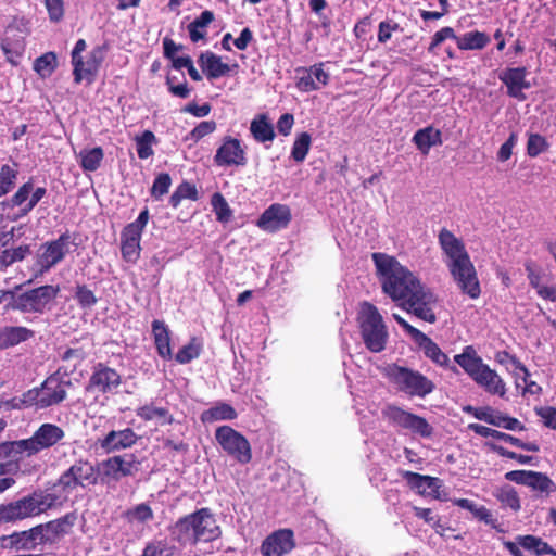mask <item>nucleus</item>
<instances>
[{
  "label": "nucleus",
  "instance_id": "obj_1",
  "mask_svg": "<svg viewBox=\"0 0 556 556\" xmlns=\"http://www.w3.org/2000/svg\"><path fill=\"white\" fill-rule=\"evenodd\" d=\"M377 275L380 278L382 290L400 306L419 319L434 324L437 315L433 306L437 296L426 289L419 279L405 266L391 255L375 252L371 255Z\"/></svg>",
  "mask_w": 556,
  "mask_h": 556
},
{
  "label": "nucleus",
  "instance_id": "obj_2",
  "mask_svg": "<svg viewBox=\"0 0 556 556\" xmlns=\"http://www.w3.org/2000/svg\"><path fill=\"white\" fill-rule=\"evenodd\" d=\"M438 239L447 256L448 270L462 292L470 299H478L481 293L479 279L463 241L446 228L440 230Z\"/></svg>",
  "mask_w": 556,
  "mask_h": 556
},
{
  "label": "nucleus",
  "instance_id": "obj_3",
  "mask_svg": "<svg viewBox=\"0 0 556 556\" xmlns=\"http://www.w3.org/2000/svg\"><path fill=\"white\" fill-rule=\"evenodd\" d=\"M172 534L181 545L194 546L199 542H212L220 535V529L210 508H200L179 518Z\"/></svg>",
  "mask_w": 556,
  "mask_h": 556
},
{
  "label": "nucleus",
  "instance_id": "obj_4",
  "mask_svg": "<svg viewBox=\"0 0 556 556\" xmlns=\"http://www.w3.org/2000/svg\"><path fill=\"white\" fill-rule=\"evenodd\" d=\"M60 496L36 490L16 501L0 505V523H16L39 516L56 506Z\"/></svg>",
  "mask_w": 556,
  "mask_h": 556
},
{
  "label": "nucleus",
  "instance_id": "obj_5",
  "mask_svg": "<svg viewBox=\"0 0 556 556\" xmlns=\"http://www.w3.org/2000/svg\"><path fill=\"white\" fill-rule=\"evenodd\" d=\"M99 482L100 472L96 463L86 458H79L61 473L50 493H55L60 496V502L56 504L59 505L78 488L84 490L91 489L98 485ZM45 492L48 493L47 491Z\"/></svg>",
  "mask_w": 556,
  "mask_h": 556
},
{
  "label": "nucleus",
  "instance_id": "obj_6",
  "mask_svg": "<svg viewBox=\"0 0 556 556\" xmlns=\"http://www.w3.org/2000/svg\"><path fill=\"white\" fill-rule=\"evenodd\" d=\"M381 372L390 383L409 396L425 397L434 390V383L421 372L397 364H388Z\"/></svg>",
  "mask_w": 556,
  "mask_h": 556
},
{
  "label": "nucleus",
  "instance_id": "obj_7",
  "mask_svg": "<svg viewBox=\"0 0 556 556\" xmlns=\"http://www.w3.org/2000/svg\"><path fill=\"white\" fill-rule=\"evenodd\" d=\"M357 321L365 346L374 353L384 350L388 330L378 308L365 301L361 304Z\"/></svg>",
  "mask_w": 556,
  "mask_h": 556
},
{
  "label": "nucleus",
  "instance_id": "obj_8",
  "mask_svg": "<svg viewBox=\"0 0 556 556\" xmlns=\"http://www.w3.org/2000/svg\"><path fill=\"white\" fill-rule=\"evenodd\" d=\"M60 292L59 286L45 285L13 296L5 308L21 313L43 314L50 309Z\"/></svg>",
  "mask_w": 556,
  "mask_h": 556
},
{
  "label": "nucleus",
  "instance_id": "obj_9",
  "mask_svg": "<svg viewBox=\"0 0 556 556\" xmlns=\"http://www.w3.org/2000/svg\"><path fill=\"white\" fill-rule=\"evenodd\" d=\"M99 467V484L110 485L124 477L135 476L139 471L140 462L134 454L115 455L97 462Z\"/></svg>",
  "mask_w": 556,
  "mask_h": 556
},
{
  "label": "nucleus",
  "instance_id": "obj_10",
  "mask_svg": "<svg viewBox=\"0 0 556 556\" xmlns=\"http://www.w3.org/2000/svg\"><path fill=\"white\" fill-rule=\"evenodd\" d=\"M150 218L149 208L144 207L137 219L127 224L121 232V253L126 263L135 264L141 253V236Z\"/></svg>",
  "mask_w": 556,
  "mask_h": 556
},
{
  "label": "nucleus",
  "instance_id": "obj_11",
  "mask_svg": "<svg viewBox=\"0 0 556 556\" xmlns=\"http://www.w3.org/2000/svg\"><path fill=\"white\" fill-rule=\"evenodd\" d=\"M215 440L222 450L236 459L238 463L245 465L252 459V450L248 439L232 427L224 425L216 429Z\"/></svg>",
  "mask_w": 556,
  "mask_h": 556
},
{
  "label": "nucleus",
  "instance_id": "obj_12",
  "mask_svg": "<svg viewBox=\"0 0 556 556\" xmlns=\"http://www.w3.org/2000/svg\"><path fill=\"white\" fill-rule=\"evenodd\" d=\"M65 437L64 430L50 422L38 427L30 438L20 440L23 454L27 457L39 454L59 444Z\"/></svg>",
  "mask_w": 556,
  "mask_h": 556
},
{
  "label": "nucleus",
  "instance_id": "obj_13",
  "mask_svg": "<svg viewBox=\"0 0 556 556\" xmlns=\"http://www.w3.org/2000/svg\"><path fill=\"white\" fill-rule=\"evenodd\" d=\"M446 39L455 40L460 50H481L490 42V37L485 33L472 30L458 37L452 27L445 26L433 35L428 51L434 54L435 48Z\"/></svg>",
  "mask_w": 556,
  "mask_h": 556
},
{
  "label": "nucleus",
  "instance_id": "obj_14",
  "mask_svg": "<svg viewBox=\"0 0 556 556\" xmlns=\"http://www.w3.org/2000/svg\"><path fill=\"white\" fill-rule=\"evenodd\" d=\"M382 416L389 422L419 434L422 438H429L432 434L433 429L426 418L404 410L396 405H387L382 409Z\"/></svg>",
  "mask_w": 556,
  "mask_h": 556
},
{
  "label": "nucleus",
  "instance_id": "obj_15",
  "mask_svg": "<svg viewBox=\"0 0 556 556\" xmlns=\"http://www.w3.org/2000/svg\"><path fill=\"white\" fill-rule=\"evenodd\" d=\"M76 515L68 513L58 519L33 527L37 545H53L72 531Z\"/></svg>",
  "mask_w": 556,
  "mask_h": 556
},
{
  "label": "nucleus",
  "instance_id": "obj_16",
  "mask_svg": "<svg viewBox=\"0 0 556 556\" xmlns=\"http://www.w3.org/2000/svg\"><path fill=\"white\" fill-rule=\"evenodd\" d=\"M122 381V375L116 369L99 362L92 367L85 391L92 394H112L118 389Z\"/></svg>",
  "mask_w": 556,
  "mask_h": 556
},
{
  "label": "nucleus",
  "instance_id": "obj_17",
  "mask_svg": "<svg viewBox=\"0 0 556 556\" xmlns=\"http://www.w3.org/2000/svg\"><path fill=\"white\" fill-rule=\"evenodd\" d=\"M70 245L76 244L73 235L68 230L61 233L58 239L42 243L38 254V263L41 268L49 270L62 262L70 252Z\"/></svg>",
  "mask_w": 556,
  "mask_h": 556
},
{
  "label": "nucleus",
  "instance_id": "obj_18",
  "mask_svg": "<svg viewBox=\"0 0 556 556\" xmlns=\"http://www.w3.org/2000/svg\"><path fill=\"white\" fill-rule=\"evenodd\" d=\"M65 376L58 371L48 376L39 387L41 393V408L51 407L62 403L67 396V389L73 387L71 380H63Z\"/></svg>",
  "mask_w": 556,
  "mask_h": 556
},
{
  "label": "nucleus",
  "instance_id": "obj_19",
  "mask_svg": "<svg viewBox=\"0 0 556 556\" xmlns=\"http://www.w3.org/2000/svg\"><path fill=\"white\" fill-rule=\"evenodd\" d=\"M214 163L219 167L244 166L247 154L241 141L231 136H225L216 150Z\"/></svg>",
  "mask_w": 556,
  "mask_h": 556
},
{
  "label": "nucleus",
  "instance_id": "obj_20",
  "mask_svg": "<svg viewBox=\"0 0 556 556\" xmlns=\"http://www.w3.org/2000/svg\"><path fill=\"white\" fill-rule=\"evenodd\" d=\"M292 213L288 205L273 203L258 217L256 226L264 231L274 233L289 226Z\"/></svg>",
  "mask_w": 556,
  "mask_h": 556
},
{
  "label": "nucleus",
  "instance_id": "obj_21",
  "mask_svg": "<svg viewBox=\"0 0 556 556\" xmlns=\"http://www.w3.org/2000/svg\"><path fill=\"white\" fill-rule=\"evenodd\" d=\"M325 63L319 62L309 67H298L296 88L302 92L319 90L328 85L330 75L324 70Z\"/></svg>",
  "mask_w": 556,
  "mask_h": 556
},
{
  "label": "nucleus",
  "instance_id": "obj_22",
  "mask_svg": "<svg viewBox=\"0 0 556 556\" xmlns=\"http://www.w3.org/2000/svg\"><path fill=\"white\" fill-rule=\"evenodd\" d=\"M295 547L294 534L290 529H279L269 534L261 545L263 556H283Z\"/></svg>",
  "mask_w": 556,
  "mask_h": 556
},
{
  "label": "nucleus",
  "instance_id": "obj_23",
  "mask_svg": "<svg viewBox=\"0 0 556 556\" xmlns=\"http://www.w3.org/2000/svg\"><path fill=\"white\" fill-rule=\"evenodd\" d=\"M527 68L508 67L500 74V80L506 86L507 94L519 101H525L527 96L523 93L525 89L531 87L530 83L526 79Z\"/></svg>",
  "mask_w": 556,
  "mask_h": 556
},
{
  "label": "nucleus",
  "instance_id": "obj_24",
  "mask_svg": "<svg viewBox=\"0 0 556 556\" xmlns=\"http://www.w3.org/2000/svg\"><path fill=\"white\" fill-rule=\"evenodd\" d=\"M199 66L208 80L219 78L230 73V66L212 51L202 52L198 59Z\"/></svg>",
  "mask_w": 556,
  "mask_h": 556
},
{
  "label": "nucleus",
  "instance_id": "obj_25",
  "mask_svg": "<svg viewBox=\"0 0 556 556\" xmlns=\"http://www.w3.org/2000/svg\"><path fill=\"white\" fill-rule=\"evenodd\" d=\"M472 380L490 394L498 395L501 397H504L506 394L505 382L497 372L491 369L486 364L479 370Z\"/></svg>",
  "mask_w": 556,
  "mask_h": 556
},
{
  "label": "nucleus",
  "instance_id": "obj_26",
  "mask_svg": "<svg viewBox=\"0 0 556 556\" xmlns=\"http://www.w3.org/2000/svg\"><path fill=\"white\" fill-rule=\"evenodd\" d=\"M35 338V331L25 326H5L0 329V351Z\"/></svg>",
  "mask_w": 556,
  "mask_h": 556
},
{
  "label": "nucleus",
  "instance_id": "obj_27",
  "mask_svg": "<svg viewBox=\"0 0 556 556\" xmlns=\"http://www.w3.org/2000/svg\"><path fill=\"white\" fill-rule=\"evenodd\" d=\"M0 546L10 549L14 548L16 551L35 549L37 543L33 528L24 531H15L9 535H2L0 538Z\"/></svg>",
  "mask_w": 556,
  "mask_h": 556
},
{
  "label": "nucleus",
  "instance_id": "obj_28",
  "mask_svg": "<svg viewBox=\"0 0 556 556\" xmlns=\"http://www.w3.org/2000/svg\"><path fill=\"white\" fill-rule=\"evenodd\" d=\"M137 441V434L130 428L124 430L110 431L101 441V446L106 451H117L134 445Z\"/></svg>",
  "mask_w": 556,
  "mask_h": 556
},
{
  "label": "nucleus",
  "instance_id": "obj_29",
  "mask_svg": "<svg viewBox=\"0 0 556 556\" xmlns=\"http://www.w3.org/2000/svg\"><path fill=\"white\" fill-rule=\"evenodd\" d=\"M152 333L159 356L163 359H170L173 357V352L170 348V336L168 327L164 324V321L154 319L152 321Z\"/></svg>",
  "mask_w": 556,
  "mask_h": 556
},
{
  "label": "nucleus",
  "instance_id": "obj_30",
  "mask_svg": "<svg viewBox=\"0 0 556 556\" xmlns=\"http://www.w3.org/2000/svg\"><path fill=\"white\" fill-rule=\"evenodd\" d=\"M60 358L63 365H61L56 371L63 376L70 377L75 374L78 366L85 361L86 352L83 348H67L60 354Z\"/></svg>",
  "mask_w": 556,
  "mask_h": 556
},
{
  "label": "nucleus",
  "instance_id": "obj_31",
  "mask_svg": "<svg viewBox=\"0 0 556 556\" xmlns=\"http://www.w3.org/2000/svg\"><path fill=\"white\" fill-rule=\"evenodd\" d=\"M454 361L465 370L472 379L481 368L485 365L476 350L471 345H467L463 353L455 355Z\"/></svg>",
  "mask_w": 556,
  "mask_h": 556
},
{
  "label": "nucleus",
  "instance_id": "obj_32",
  "mask_svg": "<svg viewBox=\"0 0 556 556\" xmlns=\"http://www.w3.org/2000/svg\"><path fill=\"white\" fill-rule=\"evenodd\" d=\"M413 142L421 153L428 154L431 147L442 143V134L439 129L428 126L415 132Z\"/></svg>",
  "mask_w": 556,
  "mask_h": 556
},
{
  "label": "nucleus",
  "instance_id": "obj_33",
  "mask_svg": "<svg viewBox=\"0 0 556 556\" xmlns=\"http://www.w3.org/2000/svg\"><path fill=\"white\" fill-rule=\"evenodd\" d=\"M422 350L427 357L440 366H446L450 362L448 356L440 346L422 331L414 340Z\"/></svg>",
  "mask_w": 556,
  "mask_h": 556
},
{
  "label": "nucleus",
  "instance_id": "obj_34",
  "mask_svg": "<svg viewBox=\"0 0 556 556\" xmlns=\"http://www.w3.org/2000/svg\"><path fill=\"white\" fill-rule=\"evenodd\" d=\"M177 547L165 535H159L149 541L141 556H175Z\"/></svg>",
  "mask_w": 556,
  "mask_h": 556
},
{
  "label": "nucleus",
  "instance_id": "obj_35",
  "mask_svg": "<svg viewBox=\"0 0 556 556\" xmlns=\"http://www.w3.org/2000/svg\"><path fill=\"white\" fill-rule=\"evenodd\" d=\"M0 46L7 58V61L12 65H17L26 47L24 37L20 35H16L15 38L5 36L1 40Z\"/></svg>",
  "mask_w": 556,
  "mask_h": 556
},
{
  "label": "nucleus",
  "instance_id": "obj_36",
  "mask_svg": "<svg viewBox=\"0 0 556 556\" xmlns=\"http://www.w3.org/2000/svg\"><path fill=\"white\" fill-rule=\"evenodd\" d=\"M250 131L257 142L273 141L275 138L274 126L266 114H260L251 122Z\"/></svg>",
  "mask_w": 556,
  "mask_h": 556
},
{
  "label": "nucleus",
  "instance_id": "obj_37",
  "mask_svg": "<svg viewBox=\"0 0 556 556\" xmlns=\"http://www.w3.org/2000/svg\"><path fill=\"white\" fill-rule=\"evenodd\" d=\"M238 416L236 409L228 403L219 402L201 415L202 422H214L218 420H233Z\"/></svg>",
  "mask_w": 556,
  "mask_h": 556
},
{
  "label": "nucleus",
  "instance_id": "obj_38",
  "mask_svg": "<svg viewBox=\"0 0 556 556\" xmlns=\"http://www.w3.org/2000/svg\"><path fill=\"white\" fill-rule=\"evenodd\" d=\"M214 21V13L210 10L201 14L188 25L189 37L192 42H198L205 38V28Z\"/></svg>",
  "mask_w": 556,
  "mask_h": 556
},
{
  "label": "nucleus",
  "instance_id": "obj_39",
  "mask_svg": "<svg viewBox=\"0 0 556 556\" xmlns=\"http://www.w3.org/2000/svg\"><path fill=\"white\" fill-rule=\"evenodd\" d=\"M137 416L144 421L159 419L162 425H170L174 422V417L165 407H156L152 404H147L137 409Z\"/></svg>",
  "mask_w": 556,
  "mask_h": 556
},
{
  "label": "nucleus",
  "instance_id": "obj_40",
  "mask_svg": "<svg viewBox=\"0 0 556 556\" xmlns=\"http://www.w3.org/2000/svg\"><path fill=\"white\" fill-rule=\"evenodd\" d=\"M494 496L503 508H510L515 513L519 511L521 508L518 492L509 484L497 488L494 492Z\"/></svg>",
  "mask_w": 556,
  "mask_h": 556
},
{
  "label": "nucleus",
  "instance_id": "obj_41",
  "mask_svg": "<svg viewBox=\"0 0 556 556\" xmlns=\"http://www.w3.org/2000/svg\"><path fill=\"white\" fill-rule=\"evenodd\" d=\"M33 191V179H28L26 182L21 185L15 193L10 198L1 202L3 211L7 208L20 207V210L29 201L30 193Z\"/></svg>",
  "mask_w": 556,
  "mask_h": 556
},
{
  "label": "nucleus",
  "instance_id": "obj_42",
  "mask_svg": "<svg viewBox=\"0 0 556 556\" xmlns=\"http://www.w3.org/2000/svg\"><path fill=\"white\" fill-rule=\"evenodd\" d=\"M80 167L85 172H96L100 166L104 157V152L101 147H94L92 149H84L79 153Z\"/></svg>",
  "mask_w": 556,
  "mask_h": 556
},
{
  "label": "nucleus",
  "instance_id": "obj_43",
  "mask_svg": "<svg viewBox=\"0 0 556 556\" xmlns=\"http://www.w3.org/2000/svg\"><path fill=\"white\" fill-rule=\"evenodd\" d=\"M504 355L510 359L515 369L519 370L522 374L521 377H519L518 374H516V379H522L525 383L523 393L540 394L542 392V388L535 381L529 379L530 372L528 368L515 355H510L507 352H504Z\"/></svg>",
  "mask_w": 556,
  "mask_h": 556
},
{
  "label": "nucleus",
  "instance_id": "obj_44",
  "mask_svg": "<svg viewBox=\"0 0 556 556\" xmlns=\"http://www.w3.org/2000/svg\"><path fill=\"white\" fill-rule=\"evenodd\" d=\"M18 176L17 164H3L0 167V198L7 195L15 187Z\"/></svg>",
  "mask_w": 556,
  "mask_h": 556
},
{
  "label": "nucleus",
  "instance_id": "obj_45",
  "mask_svg": "<svg viewBox=\"0 0 556 556\" xmlns=\"http://www.w3.org/2000/svg\"><path fill=\"white\" fill-rule=\"evenodd\" d=\"M58 66L56 54L52 51L38 56L34 62V71L41 77L47 78L52 75Z\"/></svg>",
  "mask_w": 556,
  "mask_h": 556
},
{
  "label": "nucleus",
  "instance_id": "obj_46",
  "mask_svg": "<svg viewBox=\"0 0 556 556\" xmlns=\"http://www.w3.org/2000/svg\"><path fill=\"white\" fill-rule=\"evenodd\" d=\"M138 157L146 160L154 154L152 146L156 143V137L151 130H144L135 138Z\"/></svg>",
  "mask_w": 556,
  "mask_h": 556
},
{
  "label": "nucleus",
  "instance_id": "obj_47",
  "mask_svg": "<svg viewBox=\"0 0 556 556\" xmlns=\"http://www.w3.org/2000/svg\"><path fill=\"white\" fill-rule=\"evenodd\" d=\"M527 486L546 494L556 491V484L547 475L532 470Z\"/></svg>",
  "mask_w": 556,
  "mask_h": 556
},
{
  "label": "nucleus",
  "instance_id": "obj_48",
  "mask_svg": "<svg viewBox=\"0 0 556 556\" xmlns=\"http://www.w3.org/2000/svg\"><path fill=\"white\" fill-rule=\"evenodd\" d=\"M184 199L198 200V190L193 184L182 181L178 185L169 198V204L176 208Z\"/></svg>",
  "mask_w": 556,
  "mask_h": 556
},
{
  "label": "nucleus",
  "instance_id": "obj_49",
  "mask_svg": "<svg viewBox=\"0 0 556 556\" xmlns=\"http://www.w3.org/2000/svg\"><path fill=\"white\" fill-rule=\"evenodd\" d=\"M211 205L219 223H228L231 218L232 211L228 202L220 192H215L211 198Z\"/></svg>",
  "mask_w": 556,
  "mask_h": 556
},
{
  "label": "nucleus",
  "instance_id": "obj_50",
  "mask_svg": "<svg viewBox=\"0 0 556 556\" xmlns=\"http://www.w3.org/2000/svg\"><path fill=\"white\" fill-rule=\"evenodd\" d=\"M201 351L202 345L197 341V338H192L188 344L178 350L175 355V359L179 364H188L191 361L198 358L201 354Z\"/></svg>",
  "mask_w": 556,
  "mask_h": 556
},
{
  "label": "nucleus",
  "instance_id": "obj_51",
  "mask_svg": "<svg viewBox=\"0 0 556 556\" xmlns=\"http://www.w3.org/2000/svg\"><path fill=\"white\" fill-rule=\"evenodd\" d=\"M312 137L308 132H301L294 140L291 156L295 162H303L308 154Z\"/></svg>",
  "mask_w": 556,
  "mask_h": 556
},
{
  "label": "nucleus",
  "instance_id": "obj_52",
  "mask_svg": "<svg viewBox=\"0 0 556 556\" xmlns=\"http://www.w3.org/2000/svg\"><path fill=\"white\" fill-rule=\"evenodd\" d=\"M73 75L74 81L79 84L83 79H87L88 81H92L98 73L97 65L91 63L90 58L87 61H84L83 56L80 58V66L77 64H73Z\"/></svg>",
  "mask_w": 556,
  "mask_h": 556
},
{
  "label": "nucleus",
  "instance_id": "obj_53",
  "mask_svg": "<svg viewBox=\"0 0 556 556\" xmlns=\"http://www.w3.org/2000/svg\"><path fill=\"white\" fill-rule=\"evenodd\" d=\"M217 128V123L213 119L200 122L187 136L186 140H191L194 143L202 140L204 137L213 134Z\"/></svg>",
  "mask_w": 556,
  "mask_h": 556
},
{
  "label": "nucleus",
  "instance_id": "obj_54",
  "mask_svg": "<svg viewBox=\"0 0 556 556\" xmlns=\"http://www.w3.org/2000/svg\"><path fill=\"white\" fill-rule=\"evenodd\" d=\"M549 144L545 137L540 134H530L527 141V154L536 157L548 149Z\"/></svg>",
  "mask_w": 556,
  "mask_h": 556
},
{
  "label": "nucleus",
  "instance_id": "obj_55",
  "mask_svg": "<svg viewBox=\"0 0 556 556\" xmlns=\"http://www.w3.org/2000/svg\"><path fill=\"white\" fill-rule=\"evenodd\" d=\"M46 194L47 189L45 187H37L36 189L33 188L29 201L18 211L17 215L11 218V220L15 222L18 218L28 215L35 208V206L46 197Z\"/></svg>",
  "mask_w": 556,
  "mask_h": 556
},
{
  "label": "nucleus",
  "instance_id": "obj_56",
  "mask_svg": "<svg viewBox=\"0 0 556 556\" xmlns=\"http://www.w3.org/2000/svg\"><path fill=\"white\" fill-rule=\"evenodd\" d=\"M74 296L81 308H90L98 302L93 291L86 285H77Z\"/></svg>",
  "mask_w": 556,
  "mask_h": 556
},
{
  "label": "nucleus",
  "instance_id": "obj_57",
  "mask_svg": "<svg viewBox=\"0 0 556 556\" xmlns=\"http://www.w3.org/2000/svg\"><path fill=\"white\" fill-rule=\"evenodd\" d=\"M172 178L169 174H159L153 181L151 188V195L156 200L161 199L164 194L168 192Z\"/></svg>",
  "mask_w": 556,
  "mask_h": 556
},
{
  "label": "nucleus",
  "instance_id": "obj_58",
  "mask_svg": "<svg viewBox=\"0 0 556 556\" xmlns=\"http://www.w3.org/2000/svg\"><path fill=\"white\" fill-rule=\"evenodd\" d=\"M20 440L0 443V459L17 458L23 455Z\"/></svg>",
  "mask_w": 556,
  "mask_h": 556
},
{
  "label": "nucleus",
  "instance_id": "obj_59",
  "mask_svg": "<svg viewBox=\"0 0 556 556\" xmlns=\"http://www.w3.org/2000/svg\"><path fill=\"white\" fill-rule=\"evenodd\" d=\"M399 28H400L399 23H396L392 20L380 22L379 27H378V35H377L378 41L380 43H386L387 41H389L391 39L393 31H396Z\"/></svg>",
  "mask_w": 556,
  "mask_h": 556
},
{
  "label": "nucleus",
  "instance_id": "obj_60",
  "mask_svg": "<svg viewBox=\"0 0 556 556\" xmlns=\"http://www.w3.org/2000/svg\"><path fill=\"white\" fill-rule=\"evenodd\" d=\"M174 68L178 70V71L181 70V68H187L188 74H189V76H190V78L192 80H194V81L202 80L201 74L194 67L193 61H192V59L189 55H185L181 59L175 60L174 61Z\"/></svg>",
  "mask_w": 556,
  "mask_h": 556
},
{
  "label": "nucleus",
  "instance_id": "obj_61",
  "mask_svg": "<svg viewBox=\"0 0 556 556\" xmlns=\"http://www.w3.org/2000/svg\"><path fill=\"white\" fill-rule=\"evenodd\" d=\"M175 77L170 75L166 76L165 84L167 86L168 91L174 96L180 99H187L190 96L191 89L188 87L187 81L185 80L181 84H174Z\"/></svg>",
  "mask_w": 556,
  "mask_h": 556
},
{
  "label": "nucleus",
  "instance_id": "obj_62",
  "mask_svg": "<svg viewBox=\"0 0 556 556\" xmlns=\"http://www.w3.org/2000/svg\"><path fill=\"white\" fill-rule=\"evenodd\" d=\"M534 412L542 418L545 427L556 430V408L552 406H541L535 407Z\"/></svg>",
  "mask_w": 556,
  "mask_h": 556
},
{
  "label": "nucleus",
  "instance_id": "obj_63",
  "mask_svg": "<svg viewBox=\"0 0 556 556\" xmlns=\"http://www.w3.org/2000/svg\"><path fill=\"white\" fill-rule=\"evenodd\" d=\"M24 407L36 406L41 408V393L39 387L27 390L21 396Z\"/></svg>",
  "mask_w": 556,
  "mask_h": 556
},
{
  "label": "nucleus",
  "instance_id": "obj_64",
  "mask_svg": "<svg viewBox=\"0 0 556 556\" xmlns=\"http://www.w3.org/2000/svg\"><path fill=\"white\" fill-rule=\"evenodd\" d=\"M127 516L135 520L144 522L153 518V511L149 505L142 503L137 505L134 509L128 510Z\"/></svg>",
  "mask_w": 556,
  "mask_h": 556
}]
</instances>
